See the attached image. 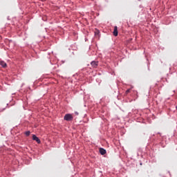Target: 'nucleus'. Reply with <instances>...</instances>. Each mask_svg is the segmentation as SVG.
<instances>
[{
	"label": "nucleus",
	"instance_id": "f257e3e1",
	"mask_svg": "<svg viewBox=\"0 0 177 177\" xmlns=\"http://www.w3.org/2000/svg\"><path fill=\"white\" fill-rule=\"evenodd\" d=\"M64 120H65V121H73V120H74V117H73V115L67 113L65 115Z\"/></svg>",
	"mask_w": 177,
	"mask_h": 177
},
{
	"label": "nucleus",
	"instance_id": "f03ea898",
	"mask_svg": "<svg viewBox=\"0 0 177 177\" xmlns=\"http://www.w3.org/2000/svg\"><path fill=\"white\" fill-rule=\"evenodd\" d=\"M91 65L93 68H96L99 66V62L93 61L91 62Z\"/></svg>",
	"mask_w": 177,
	"mask_h": 177
},
{
	"label": "nucleus",
	"instance_id": "7ed1b4c3",
	"mask_svg": "<svg viewBox=\"0 0 177 177\" xmlns=\"http://www.w3.org/2000/svg\"><path fill=\"white\" fill-rule=\"evenodd\" d=\"M32 140H35V142H37L38 144L41 143V140H39V138H38V137H37L35 135L32 136Z\"/></svg>",
	"mask_w": 177,
	"mask_h": 177
},
{
	"label": "nucleus",
	"instance_id": "20e7f679",
	"mask_svg": "<svg viewBox=\"0 0 177 177\" xmlns=\"http://www.w3.org/2000/svg\"><path fill=\"white\" fill-rule=\"evenodd\" d=\"M113 35L117 37L118 35V28L117 26H114Z\"/></svg>",
	"mask_w": 177,
	"mask_h": 177
},
{
	"label": "nucleus",
	"instance_id": "39448f33",
	"mask_svg": "<svg viewBox=\"0 0 177 177\" xmlns=\"http://www.w3.org/2000/svg\"><path fill=\"white\" fill-rule=\"evenodd\" d=\"M100 153L102 156H104V154H106V149L100 148Z\"/></svg>",
	"mask_w": 177,
	"mask_h": 177
},
{
	"label": "nucleus",
	"instance_id": "423d86ee",
	"mask_svg": "<svg viewBox=\"0 0 177 177\" xmlns=\"http://www.w3.org/2000/svg\"><path fill=\"white\" fill-rule=\"evenodd\" d=\"M0 66H2V67H3L4 68L8 66L5 62L1 61L0 62Z\"/></svg>",
	"mask_w": 177,
	"mask_h": 177
},
{
	"label": "nucleus",
	"instance_id": "0eeeda50",
	"mask_svg": "<svg viewBox=\"0 0 177 177\" xmlns=\"http://www.w3.org/2000/svg\"><path fill=\"white\" fill-rule=\"evenodd\" d=\"M100 31H99V30H95V35H99V34H100Z\"/></svg>",
	"mask_w": 177,
	"mask_h": 177
},
{
	"label": "nucleus",
	"instance_id": "6e6552de",
	"mask_svg": "<svg viewBox=\"0 0 177 177\" xmlns=\"http://www.w3.org/2000/svg\"><path fill=\"white\" fill-rule=\"evenodd\" d=\"M30 131L25 132V135H26V136H30Z\"/></svg>",
	"mask_w": 177,
	"mask_h": 177
},
{
	"label": "nucleus",
	"instance_id": "1a4fd4ad",
	"mask_svg": "<svg viewBox=\"0 0 177 177\" xmlns=\"http://www.w3.org/2000/svg\"><path fill=\"white\" fill-rule=\"evenodd\" d=\"M129 92H131V88L126 91V95H128V93H129Z\"/></svg>",
	"mask_w": 177,
	"mask_h": 177
},
{
	"label": "nucleus",
	"instance_id": "9d476101",
	"mask_svg": "<svg viewBox=\"0 0 177 177\" xmlns=\"http://www.w3.org/2000/svg\"><path fill=\"white\" fill-rule=\"evenodd\" d=\"M41 1H42V2H44V1H46V0H41Z\"/></svg>",
	"mask_w": 177,
	"mask_h": 177
}]
</instances>
